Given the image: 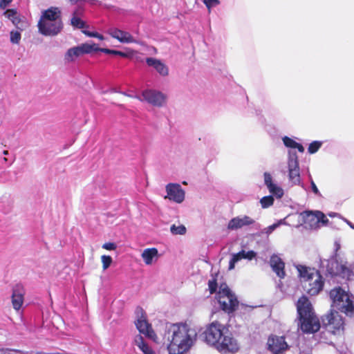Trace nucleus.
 Returning a JSON list of instances; mask_svg holds the SVG:
<instances>
[{
  "label": "nucleus",
  "mask_w": 354,
  "mask_h": 354,
  "mask_svg": "<svg viewBox=\"0 0 354 354\" xmlns=\"http://www.w3.org/2000/svg\"><path fill=\"white\" fill-rule=\"evenodd\" d=\"M162 336L169 354H184L196 340V331L183 323L167 324Z\"/></svg>",
  "instance_id": "f257e3e1"
},
{
  "label": "nucleus",
  "mask_w": 354,
  "mask_h": 354,
  "mask_svg": "<svg viewBox=\"0 0 354 354\" xmlns=\"http://www.w3.org/2000/svg\"><path fill=\"white\" fill-rule=\"evenodd\" d=\"M340 247L339 242L336 241L335 252L326 261V277L330 278L328 281L332 280L333 283L348 285L349 282L354 281V262H349L337 254ZM329 284L331 285L330 282Z\"/></svg>",
  "instance_id": "f03ea898"
},
{
  "label": "nucleus",
  "mask_w": 354,
  "mask_h": 354,
  "mask_svg": "<svg viewBox=\"0 0 354 354\" xmlns=\"http://www.w3.org/2000/svg\"><path fill=\"white\" fill-rule=\"evenodd\" d=\"M209 293H216V299L221 308L227 313H231L236 310H240L241 313H245L251 311L254 307L244 304H239L236 296L232 292L231 289H219L216 292V289H209Z\"/></svg>",
  "instance_id": "7ed1b4c3"
},
{
  "label": "nucleus",
  "mask_w": 354,
  "mask_h": 354,
  "mask_svg": "<svg viewBox=\"0 0 354 354\" xmlns=\"http://www.w3.org/2000/svg\"><path fill=\"white\" fill-rule=\"evenodd\" d=\"M332 307L348 316L354 315V296L344 289H331L329 292Z\"/></svg>",
  "instance_id": "20e7f679"
},
{
  "label": "nucleus",
  "mask_w": 354,
  "mask_h": 354,
  "mask_svg": "<svg viewBox=\"0 0 354 354\" xmlns=\"http://www.w3.org/2000/svg\"><path fill=\"white\" fill-rule=\"evenodd\" d=\"M293 266L298 272V278L301 282H309L312 288H323L324 281L319 271L315 268L294 263Z\"/></svg>",
  "instance_id": "39448f33"
},
{
  "label": "nucleus",
  "mask_w": 354,
  "mask_h": 354,
  "mask_svg": "<svg viewBox=\"0 0 354 354\" xmlns=\"http://www.w3.org/2000/svg\"><path fill=\"white\" fill-rule=\"evenodd\" d=\"M228 327L218 321H214L205 326L201 336L203 341L214 348L216 342Z\"/></svg>",
  "instance_id": "423d86ee"
},
{
  "label": "nucleus",
  "mask_w": 354,
  "mask_h": 354,
  "mask_svg": "<svg viewBox=\"0 0 354 354\" xmlns=\"http://www.w3.org/2000/svg\"><path fill=\"white\" fill-rule=\"evenodd\" d=\"M214 348L221 354H234L239 349V343L227 328L219 338Z\"/></svg>",
  "instance_id": "0eeeda50"
},
{
  "label": "nucleus",
  "mask_w": 354,
  "mask_h": 354,
  "mask_svg": "<svg viewBox=\"0 0 354 354\" xmlns=\"http://www.w3.org/2000/svg\"><path fill=\"white\" fill-rule=\"evenodd\" d=\"M135 324L139 332L145 335L147 337L156 342L158 336L151 327V325L147 319L146 313L142 308L136 310V320Z\"/></svg>",
  "instance_id": "6e6552de"
},
{
  "label": "nucleus",
  "mask_w": 354,
  "mask_h": 354,
  "mask_svg": "<svg viewBox=\"0 0 354 354\" xmlns=\"http://www.w3.org/2000/svg\"><path fill=\"white\" fill-rule=\"evenodd\" d=\"M287 156L289 180L292 184L299 185H301V177L298 155L296 151L288 150Z\"/></svg>",
  "instance_id": "1a4fd4ad"
},
{
  "label": "nucleus",
  "mask_w": 354,
  "mask_h": 354,
  "mask_svg": "<svg viewBox=\"0 0 354 354\" xmlns=\"http://www.w3.org/2000/svg\"><path fill=\"white\" fill-rule=\"evenodd\" d=\"M322 322L327 329L335 334L344 330V322L342 315L336 310H331L322 318Z\"/></svg>",
  "instance_id": "9d476101"
},
{
  "label": "nucleus",
  "mask_w": 354,
  "mask_h": 354,
  "mask_svg": "<svg viewBox=\"0 0 354 354\" xmlns=\"http://www.w3.org/2000/svg\"><path fill=\"white\" fill-rule=\"evenodd\" d=\"M141 101H145L153 106H163L167 100V95L163 93L153 90L147 89L142 91L141 96L137 97Z\"/></svg>",
  "instance_id": "9b49d317"
},
{
  "label": "nucleus",
  "mask_w": 354,
  "mask_h": 354,
  "mask_svg": "<svg viewBox=\"0 0 354 354\" xmlns=\"http://www.w3.org/2000/svg\"><path fill=\"white\" fill-rule=\"evenodd\" d=\"M62 19L55 21H39L38 28L41 34L45 36L57 35L62 29Z\"/></svg>",
  "instance_id": "f8f14e48"
},
{
  "label": "nucleus",
  "mask_w": 354,
  "mask_h": 354,
  "mask_svg": "<svg viewBox=\"0 0 354 354\" xmlns=\"http://www.w3.org/2000/svg\"><path fill=\"white\" fill-rule=\"evenodd\" d=\"M95 44L84 43L75 47L69 48L65 54V60L68 62H73L77 57L93 52Z\"/></svg>",
  "instance_id": "ddd939ff"
},
{
  "label": "nucleus",
  "mask_w": 354,
  "mask_h": 354,
  "mask_svg": "<svg viewBox=\"0 0 354 354\" xmlns=\"http://www.w3.org/2000/svg\"><path fill=\"white\" fill-rule=\"evenodd\" d=\"M300 329L306 333H314L320 328L318 317L315 315L299 317Z\"/></svg>",
  "instance_id": "4468645a"
},
{
  "label": "nucleus",
  "mask_w": 354,
  "mask_h": 354,
  "mask_svg": "<svg viewBox=\"0 0 354 354\" xmlns=\"http://www.w3.org/2000/svg\"><path fill=\"white\" fill-rule=\"evenodd\" d=\"M268 348L273 354H280L288 348V345L283 336L272 335L267 342Z\"/></svg>",
  "instance_id": "2eb2a0df"
},
{
  "label": "nucleus",
  "mask_w": 354,
  "mask_h": 354,
  "mask_svg": "<svg viewBox=\"0 0 354 354\" xmlns=\"http://www.w3.org/2000/svg\"><path fill=\"white\" fill-rule=\"evenodd\" d=\"M167 196L170 201L177 203H182L185 199V192L179 184L169 183L166 186Z\"/></svg>",
  "instance_id": "dca6fc26"
},
{
  "label": "nucleus",
  "mask_w": 354,
  "mask_h": 354,
  "mask_svg": "<svg viewBox=\"0 0 354 354\" xmlns=\"http://www.w3.org/2000/svg\"><path fill=\"white\" fill-rule=\"evenodd\" d=\"M255 224V221L249 216L243 215L232 218L227 224L229 230H238L244 227Z\"/></svg>",
  "instance_id": "f3484780"
},
{
  "label": "nucleus",
  "mask_w": 354,
  "mask_h": 354,
  "mask_svg": "<svg viewBox=\"0 0 354 354\" xmlns=\"http://www.w3.org/2000/svg\"><path fill=\"white\" fill-rule=\"evenodd\" d=\"M270 266L272 270L280 279H284L286 277L285 263L277 254H273L270 258Z\"/></svg>",
  "instance_id": "a211bd4d"
},
{
  "label": "nucleus",
  "mask_w": 354,
  "mask_h": 354,
  "mask_svg": "<svg viewBox=\"0 0 354 354\" xmlns=\"http://www.w3.org/2000/svg\"><path fill=\"white\" fill-rule=\"evenodd\" d=\"M109 34L114 39L118 40L122 44L138 43L129 32L116 28H111L109 30Z\"/></svg>",
  "instance_id": "6ab92c4d"
},
{
  "label": "nucleus",
  "mask_w": 354,
  "mask_h": 354,
  "mask_svg": "<svg viewBox=\"0 0 354 354\" xmlns=\"http://www.w3.org/2000/svg\"><path fill=\"white\" fill-rule=\"evenodd\" d=\"M263 178L264 184L269 192L278 198H281L283 195V190L277 183H274L272 175L269 172H264Z\"/></svg>",
  "instance_id": "aec40b11"
},
{
  "label": "nucleus",
  "mask_w": 354,
  "mask_h": 354,
  "mask_svg": "<svg viewBox=\"0 0 354 354\" xmlns=\"http://www.w3.org/2000/svg\"><path fill=\"white\" fill-rule=\"evenodd\" d=\"M297 310L299 317L307 316L308 314L315 315L313 306L306 296L300 297L297 303Z\"/></svg>",
  "instance_id": "412c9836"
},
{
  "label": "nucleus",
  "mask_w": 354,
  "mask_h": 354,
  "mask_svg": "<svg viewBox=\"0 0 354 354\" xmlns=\"http://www.w3.org/2000/svg\"><path fill=\"white\" fill-rule=\"evenodd\" d=\"M257 256V252L253 250L245 251L244 250L240 252L233 254L232 258L229 262V270H233L235 268V265L242 259L248 260H252Z\"/></svg>",
  "instance_id": "4be33fe9"
},
{
  "label": "nucleus",
  "mask_w": 354,
  "mask_h": 354,
  "mask_svg": "<svg viewBox=\"0 0 354 354\" xmlns=\"http://www.w3.org/2000/svg\"><path fill=\"white\" fill-rule=\"evenodd\" d=\"M4 15L8 17L20 31L24 30L27 27V22L22 20L19 17L16 10L8 9L4 12Z\"/></svg>",
  "instance_id": "5701e85b"
},
{
  "label": "nucleus",
  "mask_w": 354,
  "mask_h": 354,
  "mask_svg": "<svg viewBox=\"0 0 354 354\" xmlns=\"http://www.w3.org/2000/svg\"><path fill=\"white\" fill-rule=\"evenodd\" d=\"M146 63L149 66L153 67L161 76H167L169 74V68L160 59L153 57H147Z\"/></svg>",
  "instance_id": "b1692460"
},
{
  "label": "nucleus",
  "mask_w": 354,
  "mask_h": 354,
  "mask_svg": "<svg viewBox=\"0 0 354 354\" xmlns=\"http://www.w3.org/2000/svg\"><path fill=\"white\" fill-rule=\"evenodd\" d=\"M303 222L309 225L310 228L318 227L317 211H304L300 214Z\"/></svg>",
  "instance_id": "393cba45"
},
{
  "label": "nucleus",
  "mask_w": 354,
  "mask_h": 354,
  "mask_svg": "<svg viewBox=\"0 0 354 354\" xmlns=\"http://www.w3.org/2000/svg\"><path fill=\"white\" fill-rule=\"evenodd\" d=\"M61 19V12L58 8L51 7L42 12L39 21H55Z\"/></svg>",
  "instance_id": "a878e982"
},
{
  "label": "nucleus",
  "mask_w": 354,
  "mask_h": 354,
  "mask_svg": "<svg viewBox=\"0 0 354 354\" xmlns=\"http://www.w3.org/2000/svg\"><path fill=\"white\" fill-rule=\"evenodd\" d=\"M24 289H15L12 295V304L14 309L18 310L24 304Z\"/></svg>",
  "instance_id": "bb28decb"
},
{
  "label": "nucleus",
  "mask_w": 354,
  "mask_h": 354,
  "mask_svg": "<svg viewBox=\"0 0 354 354\" xmlns=\"http://www.w3.org/2000/svg\"><path fill=\"white\" fill-rule=\"evenodd\" d=\"M281 140H282V142L284 145V146L288 149H290L289 150H292V149H297L299 152L300 153H304V146L296 142L294 139H292V138H290L287 136H284L281 138Z\"/></svg>",
  "instance_id": "cd10ccee"
},
{
  "label": "nucleus",
  "mask_w": 354,
  "mask_h": 354,
  "mask_svg": "<svg viewBox=\"0 0 354 354\" xmlns=\"http://www.w3.org/2000/svg\"><path fill=\"white\" fill-rule=\"evenodd\" d=\"M134 343L143 354H156L152 348L145 342L141 335H138L135 337Z\"/></svg>",
  "instance_id": "c85d7f7f"
},
{
  "label": "nucleus",
  "mask_w": 354,
  "mask_h": 354,
  "mask_svg": "<svg viewBox=\"0 0 354 354\" xmlns=\"http://www.w3.org/2000/svg\"><path fill=\"white\" fill-rule=\"evenodd\" d=\"M157 257L158 250L154 248L145 249L142 253V259L147 265L151 264L153 259Z\"/></svg>",
  "instance_id": "c756f323"
},
{
  "label": "nucleus",
  "mask_w": 354,
  "mask_h": 354,
  "mask_svg": "<svg viewBox=\"0 0 354 354\" xmlns=\"http://www.w3.org/2000/svg\"><path fill=\"white\" fill-rule=\"evenodd\" d=\"M95 48L93 52L100 51L109 55H119L122 57H128L129 56L127 53L109 48H99L96 44Z\"/></svg>",
  "instance_id": "7c9ffc66"
},
{
  "label": "nucleus",
  "mask_w": 354,
  "mask_h": 354,
  "mask_svg": "<svg viewBox=\"0 0 354 354\" xmlns=\"http://www.w3.org/2000/svg\"><path fill=\"white\" fill-rule=\"evenodd\" d=\"M323 145L322 141L315 140L310 142L308 147V152L310 154H314L317 153Z\"/></svg>",
  "instance_id": "2f4dec72"
},
{
  "label": "nucleus",
  "mask_w": 354,
  "mask_h": 354,
  "mask_svg": "<svg viewBox=\"0 0 354 354\" xmlns=\"http://www.w3.org/2000/svg\"><path fill=\"white\" fill-rule=\"evenodd\" d=\"M170 231L174 235H183L186 233V227L183 225H172L170 227Z\"/></svg>",
  "instance_id": "473e14b6"
},
{
  "label": "nucleus",
  "mask_w": 354,
  "mask_h": 354,
  "mask_svg": "<svg viewBox=\"0 0 354 354\" xmlns=\"http://www.w3.org/2000/svg\"><path fill=\"white\" fill-rule=\"evenodd\" d=\"M285 223V221L283 219L279 220L277 223H275L266 228H264L262 230V233L266 234L267 235L270 234L274 230H276L278 227H279L281 225Z\"/></svg>",
  "instance_id": "72a5a7b5"
},
{
  "label": "nucleus",
  "mask_w": 354,
  "mask_h": 354,
  "mask_svg": "<svg viewBox=\"0 0 354 354\" xmlns=\"http://www.w3.org/2000/svg\"><path fill=\"white\" fill-rule=\"evenodd\" d=\"M71 25L77 28H84L86 26L85 23L78 17L73 16L71 20Z\"/></svg>",
  "instance_id": "f704fd0d"
},
{
  "label": "nucleus",
  "mask_w": 354,
  "mask_h": 354,
  "mask_svg": "<svg viewBox=\"0 0 354 354\" xmlns=\"http://www.w3.org/2000/svg\"><path fill=\"white\" fill-rule=\"evenodd\" d=\"M261 207L263 208H267L271 206L274 203V198L272 196H266L263 197L260 201Z\"/></svg>",
  "instance_id": "c9c22d12"
},
{
  "label": "nucleus",
  "mask_w": 354,
  "mask_h": 354,
  "mask_svg": "<svg viewBox=\"0 0 354 354\" xmlns=\"http://www.w3.org/2000/svg\"><path fill=\"white\" fill-rule=\"evenodd\" d=\"M203 3L205 5L208 12L210 13L212 9L220 4L219 0H203Z\"/></svg>",
  "instance_id": "e433bc0d"
},
{
  "label": "nucleus",
  "mask_w": 354,
  "mask_h": 354,
  "mask_svg": "<svg viewBox=\"0 0 354 354\" xmlns=\"http://www.w3.org/2000/svg\"><path fill=\"white\" fill-rule=\"evenodd\" d=\"M10 35V42L12 44H18L21 40V35L19 31L12 30Z\"/></svg>",
  "instance_id": "4c0bfd02"
},
{
  "label": "nucleus",
  "mask_w": 354,
  "mask_h": 354,
  "mask_svg": "<svg viewBox=\"0 0 354 354\" xmlns=\"http://www.w3.org/2000/svg\"><path fill=\"white\" fill-rule=\"evenodd\" d=\"M102 262L103 269L106 270L110 266L112 262V258L110 256L103 255L102 256Z\"/></svg>",
  "instance_id": "58836bf2"
},
{
  "label": "nucleus",
  "mask_w": 354,
  "mask_h": 354,
  "mask_svg": "<svg viewBox=\"0 0 354 354\" xmlns=\"http://www.w3.org/2000/svg\"><path fill=\"white\" fill-rule=\"evenodd\" d=\"M317 215H318V224L321 223L322 225H326L328 223V219L326 217V215L320 212L317 211Z\"/></svg>",
  "instance_id": "ea45409f"
},
{
  "label": "nucleus",
  "mask_w": 354,
  "mask_h": 354,
  "mask_svg": "<svg viewBox=\"0 0 354 354\" xmlns=\"http://www.w3.org/2000/svg\"><path fill=\"white\" fill-rule=\"evenodd\" d=\"M310 187L312 192L317 196L321 197L322 194L320 193L319 190L318 189L317 185H315V182L312 179V177L310 176Z\"/></svg>",
  "instance_id": "a19ab883"
},
{
  "label": "nucleus",
  "mask_w": 354,
  "mask_h": 354,
  "mask_svg": "<svg viewBox=\"0 0 354 354\" xmlns=\"http://www.w3.org/2000/svg\"><path fill=\"white\" fill-rule=\"evenodd\" d=\"M83 32L88 37H96V38L99 39L100 40L104 39L103 35H102L96 32H90V31L84 30V31H83Z\"/></svg>",
  "instance_id": "79ce46f5"
},
{
  "label": "nucleus",
  "mask_w": 354,
  "mask_h": 354,
  "mask_svg": "<svg viewBox=\"0 0 354 354\" xmlns=\"http://www.w3.org/2000/svg\"><path fill=\"white\" fill-rule=\"evenodd\" d=\"M218 276L217 274L216 277H212V279L208 281V288H218V283L216 277Z\"/></svg>",
  "instance_id": "37998d69"
},
{
  "label": "nucleus",
  "mask_w": 354,
  "mask_h": 354,
  "mask_svg": "<svg viewBox=\"0 0 354 354\" xmlns=\"http://www.w3.org/2000/svg\"><path fill=\"white\" fill-rule=\"evenodd\" d=\"M102 248L107 250H114L116 248V245L114 243H105L102 245Z\"/></svg>",
  "instance_id": "c03bdc74"
},
{
  "label": "nucleus",
  "mask_w": 354,
  "mask_h": 354,
  "mask_svg": "<svg viewBox=\"0 0 354 354\" xmlns=\"http://www.w3.org/2000/svg\"><path fill=\"white\" fill-rule=\"evenodd\" d=\"M12 0H0V8L5 9Z\"/></svg>",
  "instance_id": "a18cd8bd"
},
{
  "label": "nucleus",
  "mask_w": 354,
  "mask_h": 354,
  "mask_svg": "<svg viewBox=\"0 0 354 354\" xmlns=\"http://www.w3.org/2000/svg\"><path fill=\"white\" fill-rule=\"evenodd\" d=\"M84 9L82 8L78 7L74 10L73 16L78 17L79 15H82Z\"/></svg>",
  "instance_id": "49530a36"
},
{
  "label": "nucleus",
  "mask_w": 354,
  "mask_h": 354,
  "mask_svg": "<svg viewBox=\"0 0 354 354\" xmlns=\"http://www.w3.org/2000/svg\"><path fill=\"white\" fill-rule=\"evenodd\" d=\"M322 289H310L309 290V294L310 295H317L319 293V291L321 290Z\"/></svg>",
  "instance_id": "de8ad7c7"
},
{
  "label": "nucleus",
  "mask_w": 354,
  "mask_h": 354,
  "mask_svg": "<svg viewBox=\"0 0 354 354\" xmlns=\"http://www.w3.org/2000/svg\"><path fill=\"white\" fill-rule=\"evenodd\" d=\"M328 216H329L330 217H332V218L335 217V216H337V217H339V218H342V219L343 218L341 216V215H340V214H339L338 213H335V212H330V213H329V214H328Z\"/></svg>",
  "instance_id": "09e8293b"
},
{
  "label": "nucleus",
  "mask_w": 354,
  "mask_h": 354,
  "mask_svg": "<svg viewBox=\"0 0 354 354\" xmlns=\"http://www.w3.org/2000/svg\"><path fill=\"white\" fill-rule=\"evenodd\" d=\"M342 220H344V222H346L347 223V225L351 227L352 229L354 230V224H353L351 221H349L348 220H347L346 218H342Z\"/></svg>",
  "instance_id": "8fccbe9b"
},
{
  "label": "nucleus",
  "mask_w": 354,
  "mask_h": 354,
  "mask_svg": "<svg viewBox=\"0 0 354 354\" xmlns=\"http://www.w3.org/2000/svg\"><path fill=\"white\" fill-rule=\"evenodd\" d=\"M3 155H8V151L5 150V151H3Z\"/></svg>",
  "instance_id": "3c124183"
},
{
  "label": "nucleus",
  "mask_w": 354,
  "mask_h": 354,
  "mask_svg": "<svg viewBox=\"0 0 354 354\" xmlns=\"http://www.w3.org/2000/svg\"><path fill=\"white\" fill-rule=\"evenodd\" d=\"M335 288H340L341 287L339 286H335Z\"/></svg>",
  "instance_id": "603ef678"
},
{
  "label": "nucleus",
  "mask_w": 354,
  "mask_h": 354,
  "mask_svg": "<svg viewBox=\"0 0 354 354\" xmlns=\"http://www.w3.org/2000/svg\"><path fill=\"white\" fill-rule=\"evenodd\" d=\"M3 160H4V161H7V158H4Z\"/></svg>",
  "instance_id": "864d4df0"
}]
</instances>
